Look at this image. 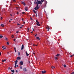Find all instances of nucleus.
Instances as JSON below:
<instances>
[{"label": "nucleus", "instance_id": "nucleus-44", "mask_svg": "<svg viewBox=\"0 0 74 74\" xmlns=\"http://www.w3.org/2000/svg\"><path fill=\"white\" fill-rule=\"evenodd\" d=\"M14 50H16V48L15 47H14Z\"/></svg>", "mask_w": 74, "mask_h": 74}, {"label": "nucleus", "instance_id": "nucleus-16", "mask_svg": "<svg viewBox=\"0 0 74 74\" xmlns=\"http://www.w3.org/2000/svg\"><path fill=\"white\" fill-rule=\"evenodd\" d=\"M3 36L1 35L0 36V38H3Z\"/></svg>", "mask_w": 74, "mask_h": 74}, {"label": "nucleus", "instance_id": "nucleus-57", "mask_svg": "<svg viewBox=\"0 0 74 74\" xmlns=\"http://www.w3.org/2000/svg\"><path fill=\"white\" fill-rule=\"evenodd\" d=\"M33 53V54H35V53Z\"/></svg>", "mask_w": 74, "mask_h": 74}, {"label": "nucleus", "instance_id": "nucleus-33", "mask_svg": "<svg viewBox=\"0 0 74 74\" xmlns=\"http://www.w3.org/2000/svg\"><path fill=\"white\" fill-rule=\"evenodd\" d=\"M51 68H52V69H54V68H55V67L54 66H52Z\"/></svg>", "mask_w": 74, "mask_h": 74}, {"label": "nucleus", "instance_id": "nucleus-63", "mask_svg": "<svg viewBox=\"0 0 74 74\" xmlns=\"http://www.w3.org/2000/svg\"><path fill=\"white\" fill-rule=\"evenodd\" d=\"M73 74H74V72H73Z\"/></svg>", "mask_w": 74, "mask_h": 74}, {"label": "nucleus", "instance_id": "nucleus-49", "mask_svg": "<svg viewBox=\"0 0 74 74\" xmlns=\"http://www.w3.org/2000/svg\"><path fill=\"white\" fill-rule=\"evenodd\" d=\"M22 27H20V29H21V28H22Z\"/></svg>", "mask_w": 74, "mask_h": 74}, {"label": "nucleus", "instance_id": "nucleus-3", "mask_svg": "<svg viewBox=\"0 0 74 74\" xmlns=\"http://www.w3.org/2000/svg\"><path fill=\"white\" fill-rule=\"evenodd\" d=\"M21 58H20V57H18L17 58V60H21Z\"/></svg>", "mask_w": 74, "mask_h": 74}, {"label": "nucleus", "instance_id": "nucleus-6", "mask_svg": "<svg viewBox=\"0 0 74 74\" xmlns=\"http://www.w3.org/2000/svg\"><path fill=\"white\" fill-rule=\"evenodd\" d=\"M23 71H27V70L26 69V68H24L23 69Z\"/></svg>", "mask_w": 74, "mask_h": 74}, {"label": "nucleus", "instance_id": "nucleus-9", "mask_svg": "<svg viewBox=\"0 0 74 74\" xmlns=\"http://www.w3.org/2000/svg\"><path fill=\"white\" fill-rule=\"evenodd\" d=\"M42 74H45V73H46V71H42Z\"/></svg>", "mask_w": 74, "mask_h": 74}, {"label": "nucleus", "instance_id": "nucleus-55", "mask_svg": "<svg viewBox=\"0 0 74 74\" xmlns=\"http://www.w3.org/2000/svg\"><path fill=\"white\" fill-rule=\"evenodd\" d=\"M21 26H22V27L23 26V25H21Z\"/></svg>", "mask_w": 74, "mask_h": 74}, {"label": "nucleus", "instance_id": "nucleus-40", "mask_svg": "<svg viewBox=\"0 0 74 74\" xmlns=\"http://www.w3.org/2000/svg\"><path fill=\"white\" fill-rule=\"evenodd\" d=\"M36 17H37V14L36 13Z\"/></svg>", "mask_w": 74, "mask_h": 74}, {"label": "nucleus", "instance_id": "nucleus-13", "mask_svg": "<svg viewBox=\"0 0 74 74\" xmlns=\"http://www.w3.org/2000/svg\"><path fill=\"white\" fill-rule=\"evenodd\" d=\"M6 60H7V59H5V60H2V62H5V61H6Z\"/></svg>", "mask_w": 74, "mask_h": 74}, {"label": "nucleus", "instance_id": "nucleus-50", "mask_svg": "<svg viewBox=\"0 0 74 74\" xmlns=\"http://www.w3.org/2000/svg\"><path fill=\"white\" fill-rule=\"evenodd\" d=\"M14 41H15V39H14Z\"/></svg>", "mask_w": 74, "mask_h": 74}, {"label": "nucleus", "instance_id": "nucleus-12", "mask_svg": "<svg viewBox=\"0 0 74 74\" xmlns=\"http://www.w3.org/2000/svg\"><path fill=\"white\" fill-rule=\"evenodd\" d=\"M26 53L27 56H29V54L28 53H27V51H26Z\"/></svg>", "mask_w": 74, "mask_h": 74}, {"label": "nucleus", "instance_id": "nucleus-53", "mask_svg": "<svg viewBox=\"0 0 74 74\" xmlns=\"http://www.w3.org/2000/svg\"><path fill=\"white\" fill-rule=\"evenodd\" d=\"M35 37H36V36H37V34H36L35 35Z\"/></svg>", "mask_w": 74, "mask_h": 74}, {"label": "nucleus", "instance_id": "nucleus-34", "mask_svg": "<svg viewBox=\"0 0 74 74\" xmlns=\"http://www.w3.org/2000/svg\"><path fill=\"white\" fill-rule=\"evenodd\" d=\"M17 62H18V60H16V61L15 62L17 63Z\"/></svg>", "mask_w": 74, "mask_h": 74}, {"label": "nucleus", "instance_id": "nucleus-64", "mask_svg": "<svg viewBox=\"0 0 74 74\" xmlns=\"http://www.w3.org/2000/svg\"><path fill=\"white\" fill-rule=\"evenodd\" d=\"M71 74H73V73H71Z\"/></svg>", "mask_w": 74, "mask_h": 74}, {"label": "nucleus", "instance_id": "nucleus-25", "mask_svg": "<svg viewBox=\"0 0 74 74\" xmlns=\"http://www.w3.org/2000/svg\"><path fill=\"white\" fill-rule=\"evenodd\" d=\"M36 23H38L39 22L38 21V20H36Z\"/></svg>", "mask_w": 74, "mask_h": 74}, {"label": "nucleus", "instance_id": "nucleus-28", "mask_svg": "<svg viewBox=\"0 0 74 74\" xmlns=\"http://www.w3.org/2000/svg\"><path fill=\"white\" fill-rule=\"evenodd\" d=\"M33 46H37V45H33Z\"/></svg>", "mask_w": 74, "mask_h": 74}, {"label": "nucleus", "instance_id": "nucleus-39", "mask_svg": "<svg viewBox=\"0 0 74 74\" xmlns=\"http://www.w3.org/2000/svg\"><path fill=\"white\" fill-rule=\"evenodd\" d=\"M17 64V62H15V65H16Z\"/></svg>", "mask_w": 74, "mask_h": 74}, {"label": "nucleus", "instance_id": "nucleus-1", "mask_svg": "<svg viewBox=\"0 0 74 74\" xmlns=\"http://www.w3.org/2000/svg\"><path fill=\"white\" fill-rule=\"evenodd\" d=\"M36 3L37 5L36 7H35V9H36L37 7H38V4H40V5H41V4H42V3H41L40 1H38V0H37V1L36 2Z\"/></svg>", "mask_w": 74, "mask_h": 74}, {"label": "nucleus", "instance_id": "nucleus-52", "mask_svg": "<svg viewBox=\"0 0 74 74\" xmlns=\"http://www.w3.org/2000/svg\"><path fill=\"white\" fill-rule=\"evenodd\" d=\"M12 38H14V36H12Z\"/></svg>", "mask_w": 74, "mask_h": 74}, {"label": "nucleus", "instance_id": "nucleus-18", "mask_svg": "<svg viewBox=\"0 0 74 74\" xmlns=\"http://www.w3.org/2000/svg\"><path fill=\"white\" fill-rule=\"evenodd\" d=\"M40 1L41 2V3H42V2H43V1H43V0H41V1Z\"/></svg>", "mask_w": 74, "mask_h": 74}, {"label": "nucleus", "instance_id": "nucleus-21", "mask_svg": "<svg viewBox=\"0 0 74 74\" xmlns=\"http://www.w3.org/2000/svg\"><path fill=\"white\" fill-rule=\"evenodd\" d=\"M18 56H19V55H20V52H19V51L18 52Z\"/></svg>", "mask_w": 74, "mask_h": 74}, {"label": "nucleus", "instance_id": "nucleus-22", "mask_svg": "<svg viewBox=\"0 0 74 74\" xmlns=\"http://www.w3.org/2000/svg\"><path fill=\"white\" fill-rule=\"evenodd\" d=\"M74 56V54L71 55L70 56L71 57H73V56Z\"/></svg>", "mask_w": 74, "mask_h": 74}, {"label": "nucleus", "instance_id": "nucleus-31", "mask_svg": "<svg viewBox=\"0 0 74 74\" xmlns=\"http://www.w3.org/2000/svg\"><path fill=\"white\" fill-rule=\"evenodd\" d=\"M1 20H2V19H3V17H1Z\"/></svg>", "mask_w": 74, "mask_h": 74}, {"label": "nucleus", "instance_id": "nucleus-30", "mask_svg": "<svg viewBox=\"0 0 74 74\" xmlns=\"http://www.w3.org/2000/svg\"><path fill=\"white\" fill-rule=\"evenodd\" d=\"M21 69H22V66H20Z\"/></svg>", "mask_w": 74, "mask_h": 74}, {"label": "nucleus", "instance_id": "nucleus-60", "mask_svg": "<svg viewBox=\"0 0 74 74\" xmlns=\"http://www.w3.org/2000/svg\"><path fill=\"white\" fill-rule=\"evenodd\" d=\"M10 69H11H11H12V68H10Z\"/></svg>", "mask_w": 74, "mask_h": 74}, {"label": "nucleus", "instance_id": "nucleus-62", "mask_svg": "<svg viewBox=\"0 0 74 74\" xmlns=\"http://www.w3.org/2000/svg\"><path fill=\"white\" fill-rule=\"evenodd\" d=\"M9 22H11V21H9Z\"/></svg>", "mask_w": 74, "mask_h": 74}, {"label": "nucleus", "instance_id": "nucleus-36", "mask_svg": "<svg viewBox=\"0 0 74 74\" xmlns=\"http://www.w3.org/2000/svg\"><path fill=\"white\" fill-rule=\"evenodd\" d=\"M64 67H66V65H64Z\"/></svg>", "mask_w": 74, "mask_h": 74}, {"label": "nucleus", "instance_id": "nucleus-17", "mask_svg": "<svg viewBox=\"0 0 74 74\" xmlns=\"http://www.w3.org/2000/svg\"><path fill=\"white\" fill-rule=\"evenodd\" d=\"M33 12H34V13H35V14H36V12H36V11H35L34 10H33Z\"/></svg>", "mask_w": 74, "mask_h": 74}, {"label": "nucleus", "instance_id": "nucleus-37", "mask_svg": "<svg viewBox=\"0 0 74 74\" xmlns=\"http://www.w3.org/2000/svg\"><path fill=\"white\" fill-rule=\"evenodd\" d=\"M5 39H6V40H8V39L7 38H6Z\"/></svg>", "mask_w": 74, "mask_h": 74}, {"label": "nucleus", "instance_id": "nucleus-26", "mask_svg": "<svg viewBox=\"0 0 74 74\" xmlns=\"http://www.w3.org/2000/svg\"><path fill=\"white\" fill-rule=\"evenodd\" d=\"M1 26H2V27H4V25L3 24H1Z\"/></svg>", "mask_w": 74, "mask_h": 74}, {"label": "nucleus", "instance_id": "nucleus-51", "mask_svg": "<svg viewBox=\"0 0 74 74\" xmlns=\"http://www.w3.org/2000/svg\"><path fill=\"white\" fill-rule=\"evenodd\" d=\"M15 52H16V50H15Z\"/></svg>", "mask_w": 74, "mask_h": 74}, {"label": "nucleus", "instance_id": "nucleus-56", "mask_svg": "<svg viewBox=\"0 0 74 74\" xmlns=\"http://www.w3.org/2000/svg\"><path fill=\"white\" fill-rule=\"evenodd\" d=\"M17 14H19V12H17Z\"/></svg>", "mask_w": 74, "mask_h": 74}, {"label": "nucleus", "instance_id": "nucleus-38", "mask_svg": "<svg viewBox=\"0 0 74 74\" xmlns=\"http://www.w3.org/2000/svg\"><path fill=\"white\" fill-rule=\"evenodd\" d=\"M17 25H21V24H19V23H18L17 24Z\"/></svg>", "mask_w": 74, "mask_h": 74}, {"label": "nucleus", "instance_id": "nucleus-11", "mask_svg": "<svg viewBox=\"0 0 74 74\" xmlns=\"http://www.w3.org/2000/svg\"><path fill=\"white\" fill-rule=\"evenodd\" d=\"M36 39H37V40H40V38H39V37H36Z\"/></svg>", "mask_w": 74, "mask_h": 74}, {"label": "nucleus", "instance_id": "nucleus-42", "mask_svg": "<svg viewBox=\"0 0 74 74\" xmlns=\"http://www.w3.org/2000/svg\"><path fill=\"white\" fill-rule=\"evenodd\" d=\"M22 14H25V12H22Z\"/></svg>", "mask_w": 74, "mask_h": 74}, {"label": "nucleus", "instance_id": "nucleus-19", "mask_svg": "<svg viewBox=\"0 0 74 74\" xmlns=\"http://www.w3.org/2000/svg\"><path fill=\"white\" fill-rule=\"evenodd\" d=\"M4 48H4L3 49V50H4V49H6V48H6L5 46H4Z\"/></svg>", "mask_w": 74, "mask_h": 74}, {"label": "nucleus", "instance_id": "nucleus-4", "mask_svg": "<svg viewBox=\"0 0 74 74\" xmlns=\"http://www.w3.org/2000/svg\"><path fill=\"white\" fill-rule=\"evenodd\" d=\"M36 25L37 26H41V25H40V23H39V22L37 23H36Z\"/></svg>", "mask_w": 74, "mask_h": 74}, {"label": "nucleus", "instance_id": "nucleus-43", "mask_svg": "<svg viewBox=\"0 0 74 74\" xmlns=\"http://www.w3.org/2000/svg\"><path fill=\"white\" fill-rule=\"evenodd\" d=\"M30 19L31 20H33V19H32V17L30 18Z\"/></svg>", "mask_w": 74, "mask_h": 74}, {"label": "nucleus", "instance_id": "nucleus-20", "mask_svg": "<svg viewBox=\"0 0 74 74\" xmlns=\"http://www.w3.org/2000/svg\"><path fill=\"white\" fill-rule=\"evenodd\" d=\"M55 60H58V58H57V57H55Z\"/></svg>", "mask_w": 74, "mask_h": 74}, {"label": "nucleus", "instance_id": "nucleus-14", "mask_svg": "<svg viewBox=\"0 0 74 74\" xmlns=\"http://www.w3.org/2000/svg\"><path fill=\"white\" fill-rule=\"evenodd\" d=\"M46 28V29H48L47 31H49V29H50V28H49V27H48V28L47 27Z\"/></svg>", "mask_w": 74, "mask_h": 74}, {"label": "nucleus", "instance_id": "nucleus-2", "mask_svg": "<svg viewBox=\"0 0 74 74\" xmlns=\"http://www.w3.org/2000/svg\"><path fill=\"white\" fill-rule=\"evenodd\" d=\"M19 64H20V66H22V65H23V61L20 62Z\"/></svg>", "mask_w": 74, "mask_h": 74}, {"label": "nucleus", "instance_id": "nucleus-23", "mask_svg": "<svg viewBox=\"0 0 74 74\" xmlns=\"http://www.w3.org/2000/svg\"><path fill=\"white\" fill-rule=\"evenodd\" d=\"M7 45H9V42H7Z\"/></svg>", "mask_w": 74, "mask_h": 74}, {"label": "nucleus", "instance_id": "nucleus-15", "mask_svg": "<svg viewBox=\"0 0 74 74\" xmlns=\"http://www.w3.org/2000/svg\"><path fill=\"white\" fill-rule=\"evenodd\" d=\"M11 71H12V73H14V70H11Z\"/></svg>", "mask_w": 74, "mask_h": 74}, {"label": "nucleus", "instance_id": "nucleus-54", "mask_svg": "<svg viewBox=\"0 0 74 74\" xmlns=\"http://www.w3.org/2000/svg\"><path fill=\"white\" fill-rule=\"evenodd\" d=\"M4 47L3 46V47H2V48H4Z\"/></svg>", "mask_w": 74, "mask_h": 74}, {"label": "nucleus", "instance_id": "nucleus-10", "mask_svg": "<svg viewBox=\"0 0 74 74\" xmlns=\"http://www.w3.org/2000/svg\"><path fill=\"white\" fill-rule=\"evenodd\" d=\"M27 8H27V7H26L25 8V11H27L28 10H27Z\"/></svg>", "mask_w": 74, "mask_h": 74}, {"label": "nucleus", "instance_id": "nucleus-41", "mask_svg": "<svg viewBox=\"0 0 74 74\" xmlns=\"http://www.w3.org/2000/svg\"><path fill=\"white\" fill-rule=\"evenodd\" d=\"M16 73H18V71H17V70H16Z\"/></svg>", "mask_w": 74, "mask_h": 74}, {"label": "nucleus", "instance_id": "nucleus-24", "mask_svg": "<svg viewBox=\"0 0 74 74\" xmlns=\"http://www.w3.org/2000/svg\"><path fill=\"white\" fill-rule=\"evenodd\" d=\"M16 10H18V8H19V7H16Z\"/></svg>", "mask_w": 74, "mask_h": 74}, {"label": "nucleus", "instance_id": "nucleus-35", "mask_svg": "<svg viewBox=\"0 0 74 74\" xmlns=\"http://www.w3.org/2000/svg\"><path fill=\"white\" fill-rule=\"evenodd\" d=\"M18 32H19V31H16V33H18Z\"/></svg>", "mask_w": 74, "mask_h": 74}, {"label": "nucleus", "instance_id": "nucleus-59", "mask_svg": "<svg viewBox=\"0 0 74 74\" xmlns=\"http://www.w3.org/2000/svg\"><path fill=\"white\" fill-rule=\"evenodd\" d=\"M10 21H12V19H11Z\"/></svg>", "mask_w": 74, "mask_h": 74}, {"label": "nucleus", "instance_id": "nucleus-27", "mask_svg": "<svg viewBox=\"0 0 74 74\" xmlns=\"http://www.w3.org/2000/svg\"><path fill=\"white\" fill-rule=\"evenodd\" d=\"M56 56H59V54H58L56 55Z\"/></svg>", "mask_w": 74, "mask_h": 74}, {"label": "nucleus", "instance_id": "nucleus-29", "mask_svg": "<svg viewBox=\"0 0 74 74\" xmlns=\"http://www.w3.org/2000/svg\"><path fill=\"white\" fill-rule=\"evenodd\" d=\"M58 41H60V39H58Z\"/></svg>", "mask_w": 74, "mask_h": 74}, {"label": "nucleus", "instance_id": "nucleus-8", "mask_svg": "<svg viewBox=\"0 0 74 74\" xmlns=\"http://www.w3.org/2000/svg\"><path fill=\"white\" fill-rule=\"evenodd\" d=\"M21 2L22 3V4H23V5H25L26 4H25V2L23 1H21Z\"/></svg>", "mask_w": 74, "mask_h": 74}, {"label": "nucleus", "instance_id": "nucleus-61", "mask_svg": "<svg viewBox=\"0 0 74 74\" xmlns=\"http://www.w3.org/2000/svg\"><path fill=\"white\" fill-rule=\"evenodd\" d=\"M31 32V33H33L32 32Z\"/></svg>", "mask_w": 74, "mask_h": 74}, {"label": "nucleus", "instance_id": "nucleus-47", "mask_svg": "<svg viewBox=\"0 0 74 74\" xmlns=\"http://www.w3.org/2000/svg\"><path fill=\"white\" fill-rule=\"evenodd\" d=\"M23 23H24V24H25V22H23Z\"/></svg>", "mask_w": 74, "mask_h": 74}, {"label": "nucleus", "instance_id": "nucleus-5", "mask_svg": "<svg viewBox=\"0 0 74 74\" xmlns=\"http://www.w3.org/2000/svg\"><path fill=\"white\" fill-rule=\"evenodd\" d=\"M23 48H24V45H23L21 47V50H23Z\"/></svg>", "mask_w": 74, "mask_h": 74}, {"label": "nucleus", "instance_id": "nucleus-7", "mask_svg": "<svg viewBox=\"0 0 74 74\" xmlns=\"http://www.w3.org/2000/svg\"><path fill=\"white\" fill-rule=\"evenodd\" d=\"M39 8V6H38V7H37L36 9V7H35V8H34V10H38V8Z\"/></svg>", "mask_w": 74, "mask_h": 74}, {"label": "nucleus", "instance_id": "nucleus-46", "mask_svg": "<svg viewBox=\"0 0 74 74\" xmlns=\"http://www.w3.org/2000/svg\"><path fill=\"white\" fill-rule=\"evenodd\" d=\"M10 67H9L8 68V70H10Z\"/></svg>", "mask_w": 74, "mask_h": 74}, {"label": "nucleus", "instance_id": "nucleus-32", "mask_svg": "<svg viewBox=\"0 0 74 74\" xmlns=\"http://www.w3.org/2000/svg\"><path fill=\"white\" fill-rule=\"evenodd\" d=\"M14 67L15 68H16V65H15Z\"/></svg>", "mask_w": 74, "mask_h": 74}, {"label": "nucleus", "instance_id": "nucleus-48", "mask_svg": "<svg viewBox=\"0 0 74 74\" xmlns=\"http://www.w3.org/2000/svg\"><path fill=\"white\" fill-rule=\"evenodd\" d=\"M27 30H29V28H27Z\"/></svg>", "mask_w": 74, "mask_h": 74}, {"label": "nucleus", "instance_id": "nucleus-58", "mask_svg": "<svg viewBox=\"0 0 74 74\" xmlns=\"http://www.w3.org/2000/svg\"><path fill=\"white\" fill-rule=\"evenodd\" d=\"M22 21H23V18H22Z\"/></svg>", "mask_w": 74, "mask_h": 74}, {"label": "nucleus", "instance_id": "nucleus-45", "mask_svg": "<svg viewBox=\"0 0 74 74\" xmlns=\"http://www.w3.org/2000/svg\"><path fill=\"white\" fill-rule=\"evenodd\" d=\"M1 53L0 52V56H1Z\"/></svg>", "mask_w": 74, "mask_h": 74}]
</instances>
